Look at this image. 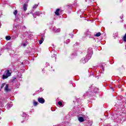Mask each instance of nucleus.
I'll return each mask as SVG.
<instances>
[{"label": "nucleus", "mask_w": 126, "mask_h": 126, "mask_svg": "<svg viewBox=\"0 0 126 126\" xmlns=\"http://www.w3.org/2000/svg\"><path fill=\"white\" fill-rule=\"evenodd\" d=\"M11 75V73L9 72V70H7L6 71V75H3L2 78L3 79H5V78H7L9 76H10Z\"/></svg>", "instance_id": "f257e3e1"}, {"label": "nucleus", "mask_w": 126, "mask_h": 126, "mask_svg": "<svg viewBox=\"0 0 126 126\" xmlns=\"http://www.w3.org/2000/svg\"><path fill=\"white\" fill-rule=\"evenodd\" d=\"M37 100L39 103H40V104H44L45 103V99H44V98L42 97H39L38 98Z\"/></svg>", "instance_id": "f03ea898"}, {"label": "nucleus", "mask_w": 126, "mask_h": 126, "mask_svg": "<svg viewBox=\"0 0 126 126\" xmlns=\"http://www.w3.org/2000/svg\"><path fill=\"white\" fill-rule=\"evenodd\" d=\"M4 90L6 92H10L11 90L10 89H8V85L6 84L5 87H4Z\"/></svg>", "instance_id": "7ed1b4c3"}, {"label": "nucleus", "mask_w": 126, "mask_h": 126, "mask_svg": "<svg viewBox=\"0 0 126 126\" xmlns=\"http://www.w3.org/2000/svg\"><path fill=\"white\" fill-rule=\"evenodd\" d=\"M28 6V5L27 4V3H25L23 5V9L24 11H26V10H27V7Z\"/></svg>", "instance_id": "20e7f679"}, {"label": "nucleus", "mask_w": 126, "mask_h": 126, "mask_svg": "<svg viewBox=\"0 0 126 126\" xmlns=\"http://www.w3.org/2000/svg\"><path fill=\"white\" fill-rule=\"evenodd\" d=\"M88 54H89L90 56H92V54H93V50H92V48H90L89 49L88 51Z\"/></svg>", "instance_id": "39448f33"}, {"label": "nucleus", "mask_w": 126, "mask_h": 126, "mask_svg": "<svg viewBox=\"0 0 126 126\" xmlns=\"http://www.w3.org/2000/svg\"><path fill=\"white\" fill-rule=\"evenodd\" d=\"M36 15H37V16H39V15H40V12H35V13H33V17H34V18H36Z\"/></svg>", "instance_id": "423d86ee"}, {"label": "nucleus", "mask_w": 126, "mask_h": 126, "mask_svg": "<svg viewBox=\"0 0 126 126\" xmlns=\"http://www.w3.org/2000/svg\"><path fill=\"white\" fill-rule=\"evenodd\" d=\"M78 121H79L81 123H83L84 122V118L82 117H79L78 118Z\"/></svg>", "instance_id": "0eeeda50"}, {"label": "nucleus", "mask_w": 126, "mask_h": 126, "mask_svg": "<svg viewBox=\"0 0 126 126\" xmlns=\"http://www.w3.org/2000/svg\"><path fill=\"white\" fill-rule=\"evenodd\" d=\"M54 31L55 32V33H59V32L61 31V30L60 29H54Z\"/></svg>", "instance_id": "6e6552de"}, {"label": "nucleus", "mask_w": 126, "mask_h": 126, "mask_svg": "<svg viewBox=\"0 0 126 126\" xmlns=\"http://www.w3.org/2000/svg\"><path fill=\"white\" fill-rule=\"evenodd\" d=\"M59 11H60V9H57L55 12L56 15H60V13H59Z\"/></svg>", "instance_id": "1a4fd4ad"}, {"label": "nucleus", "mask_w": 126, "mask_h": 126, "mask_svg": "<svg viewBox=\"0 0 126 126\" xmlns=\"http://www.w3.org/2000/svg\"><path fill=\"white\" fill-rule=\"evenodd\" d=\"M38 7V4H34L32 7V9H36Z\"/></svg>", "instance_id": "9d476101"}, {"label": "nucleus", "mask_w": 126, "mask_h": 126, "mask_svg": "<svg viewBox=\"0 0 126 126\" xmlns=\"http://www.w3.org/2000/svg\"><path fill=\"white\" fill-rule=\"evenodd\" d=\"M95 37H99V36H101V33L100 32H97L95 34Z\"/></svg>", "instance_id": "9b49d317"}, {"label": "nucleus", "mask_w": 126, "mask_h": 126, "mask_svg": "<svg viewBox=\"0 0 126 126\" xmlns=\"http://www.w3.org/2000/svg\"><path fill=\"white\" fill-rule=\"evenodd\" d=\"M43 42H44V39H43V38H41V39L39 41L40 45H41V44H42L43 43Z\"/></svg>", "instance_id": "f8f14e48"}, {"label": "nucleus", "mask_w": 126, "mask_h": 126, "mask_svg": "<svg viewBox=\"0 0 126 126\" xmlns=\"http://www.w3.org/2000/svg\"><path fill=\"white\" fill-rule=\"evenodd\" d=\"M52 58H54L55 60H56V58H57V55L55 54H53L52 55Z\"/></svg>", "instance_id": "ddd939ff"}, {"label": "nucleus", "mask_w": 126, "mask_h": 126, "mask_svg": "<svg viewBox=\"0 0 126 126\" xmlns=\"http://www.w3.org/2000/svg\"><path fill=\"white\" fill-rule=\"evenodd\" d=\"M123 41L124 42H126V33L125 35L123 37Z\"/></svg>", "instance_id": "4468645a"}, {"label": "nucleus", "mask_w": 126, "mask_h": 126, "mask_svg": "<svg viewBox=\"0 0 126 126\" xmlns=\"http://www.w3.org/2000/svg\"><path fill=\"white\" fill-rule=\"evenodd\" d=\"M58 105H59V106H63V102H62L61 101H59L58 102Z\"/></svg>", "instance_id": "2eb2a0df"}, {"label": "nucleus", "mask_w": 126, "mask_h": 126, "mask_svg": "<svg viewBox=\"0 0 126 126\" xmlns=\"http://www.w3.org/2000/svg\"><path fill=\"white\" fill-rule=\"evenodd\" d=\"M18 11L17 10H15L14 12H13V14H14L15 15H16V14H17Z\"/></svg>", "instance_id": "dca6fc26"}, {"label": "nucleus", "mask_w": 126, "mask_h": 126, "mask_svg": "<svg viewBox=\"0 0 126 126\" xmlns=\"http://www.w3.org/2000/svg\"><path fill=\"white\" fill-rule=\"evenodd\" d=\"M37 105H38V102H36V101L33 102V105L34 106H37Z\"/></svg>", "instance_id": "f3484780"}, {"label": "nucleus", "mask_w": 126, "mask_h": 126, "mask_svg": "<svg viewBox=\"0 0 126 126\" xmlns=\"http://www.w3.org/2000/svg\"><path fill=\"white\" fill-rule=\"evenodd\" d=\"M6 40H10L11 38L10 36L5 37Z\"/></svg>", "instance_id": "a211bd4d"}, {"label": "nucleus", "mask_w": 126, "mask_h": 126, "mask_svg": "<svg viewBox=\"0 0 126 126\" xmlns=\"http://www.w3.org/2000/svg\"><path fill=\"white\" fill-rule=\"evenodd\" d=\"M4 85H5V83H3L1 86V89L3 88V87H4Z\"/></svg>", "instance_id": "6ab92c4d"}, {"label": "nucleus", "mask_w": 126, "mask_h": 126, "mask_svg": "<svg viewBox=\"0 0 126 126\" xmlns=\"http://www.w3.org/2000/svg\"><path fill=\"white\" fill-rule=\"evenodd\" d=\"M16 79V78L15 77L13 78V79L12 80V82H13V81L15 80Z\"/></svg>", "instance_id": "aec40b11"}, {"label": "nucleus", "mask_w": 126, "mask_h": 126, "mask_svg": "<svg viewBox=\"0 0 126 126\" xmlns=\"http://www.w3.org/2000/svg\"><path fill=\"white\" fill-rule=\"evenodd\" d=\"M23 45L24 47H26V44H25V43H24L23 44Z\"/></svg>", "instance_id": "412c9836"}, {"label": "nucleus", "mask_w": 126, "mask_h": 126, "mask_svg": "<svg viewBox=\"0 0 126 126\" xmlns=\"http://www.w3.org/2000/svg\"><path fill=\"white\" fill-rule=\"evenodd\" d=\"M19 87H17V88H18Z\"/></svg>", "instance_id": "4be33fe9"}]
</instances>
